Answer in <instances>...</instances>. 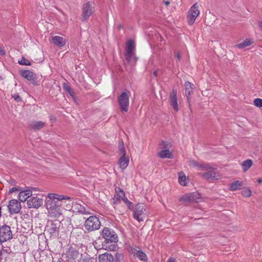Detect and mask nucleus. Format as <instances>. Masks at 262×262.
<instances>
[{
	"label": "nucleus",
	"mask_w": 262,
	"mask_h": 262,
	"mask_svg": "<svg viewBox=\"0 0 262 262\" xmlns=\"http://www.w3.org/2000/svg\"><path fill=\"white\" fill-rule=\"evenodd\" d=\"M164 3L166 6H168L169 5L170 2L169 1H164Z\"/></svg>",
	"instance_id": "49530a36"
},
{
	"label": "nucleus",
	"mask_w": 262,
	"mask_h": 262,
	"mask_svg": "<svg viewBox=\"0 0 262 262\" xmlns=\"http://www.w3.org/2000/svg\"><path fill=\"white\" fill-rule=\"evenodd\" d=\"M8 208L10 214H16L20 211L21 206L18 201L13 199L9 201Z\"/></svg>",
	"instance_id": "ddd939ff"
},
{
	"label": "nucleus",
	"mask_w": 262,
	"mask_h": 262,
	"mask_svg": "<svg viewBox=\"0 0 262 262\" xmlns=\"http://www.w3.org/2000/svg\"><path fill=\"white\" fill-rule=\"evenodd\" d=\"M181 57V56L180 53L179 52L177 53V54H176V57L177 58V59L178 60L180 59Z\"/></svg>",
	"instance_id": "c03bdc74"
},
{
	"label": "nucleus",
	"mask_w": 262,
	"mask_h": 262,
	"mask_svg": "<svg viewBox=\"0 0 262 262\" xmlns=\"http://www.w3.org/2000/svg\"><path fill=\"white\" fill-rule=\"evenodd\" d=\"M258 26H259V28L260 29V30H262V21H260L259 23Z\"/></svg>",
	"instance_id": "a18cd8bd"
},
{
	"label": "nucleus",
	"mask_w": 262,
	"mask_h": 262,
	"mask_svg": "<svg viewBox=\"0 0 262 262\" xmlns=\"http://www.w3.org/2000/svg\"><path fill=\"white\" fill-rule=\"evenodd\" d=\"M161 144L164 148H166L167 145V142L164 141H162Z\"/></svg>",
	"instance_id": "37998d69"
},
{
	"label": "nucleus",
	"mask_w": 262,
	"mask_h": 262,
	"mask_svg": "<svg viewBox=\"0 0 262 262\" xmlns=\"http://www.w3.org/2000/svg\"><path fill=\"white\" fill-rule=\"evenodd\" d=\"M186 202H200L201 201L200 194L198 193H190L183 195L181 199Z\"/></svg>",
	"instance_id": "2eb2a0df"
},
{
	"label": "nucleus",
	"mask_w": 262,
	"mask_h": 262,
	"mask_svg": "<svg viewBox=\"0 0 262 262\" xmlns=\"http://www.w3.org/2000/svg\"><path fill=\"white\" fill-rule=\"evenodd\" d=\"M0 53L2 55H5V51L1 47H0Z\"/></svg>",
	"instance_id": "79ce46f5"
},
{
	"label": "nucleus",
	"mask_w": 262,
	"mask_h": 262,
	"mask_svg": "<svg viewBox=\"0 0 262 262\" xmlns=\"http://www.w3.org/2000/svg\"><path fill=\"white\" fill-rule=\"evenodd\" d=\"M79 255V252L73 247H70L66 253L68 260L75 259Z\"/></svg>",
	"instance_id": "a211bd4d"
},
{
	"label": "nucleus",
	"mask_w": 262,
	"mask_h": 262,
	"mask_svg": "<svg viewBox=\"0 0 262 262\" xmlns=\"http://www.w3.org/2000/svg\"><path fill=\"white\" fill-rule=\"evenodd\" d=\"M1 210H2V207L1 206H0V217H1Z\"/></svg>",
	"instance_id": "3c124183"
},
{
	"label": "nucleus",
	"mask_w": 262,
	"mask_h": 262,
	"mask_svg": "<svg viewBox=\"0 0 262 262\" xmlns=\"http://www.w3.org/2000/svg\"><path fill=\"white\" fill-rule=\"evenodd\" d=\"M205 170L206 171V172L199 173V175L204 179L207 180H217L219 179V177H220L219 174L215 172L210 166L209 169Z\"/></svg>",
	"instance_id": "4468645a"
},
{
	"label": "nucleus",
	"mask_w": 262,
	"mask_h": 262,
	"mask_svg": "<svg viewBox=\"0 0 262 262\" xmlns=\"http://www.w3.org/2000/svg\"><path fill=\"white\" fill-rule=\"evenodd\" d=\"M46 125V122L42 121H32L30 123V127L34 130H39Z\"/></svg>",
	"instance_id": "5701e85b"
},
{
	"label": "nucleus",
	"mask_w": 262,
	"mask_h": 262,
	"mask_svg": "<svg viewBox=\"0 0 262 262\" xmlns=\"http://www.w3.org/2000/svg\"><path fill=\"white\" fill-rule=\"evenodd\" d=\"M242 194L243 196L249 197L251 195V191L249 188H246L242 191Z\"/></svg>",
	"instance_id": "473e14b6"
},
{
	"label": "nucleus",
	"mask_w": 262,
	"mask_h": 262,
	"mask_svg": "<svg viewBox=\"0 0 262 262\" xmlns=\"http://www.w3.org/2000/svg\"><path fill=\"white\" fill-rule=\"evenodd\" d=\"M59 227L60 223L56 221L54 222L49 223L46 230L51 236L56 237L58 235Z\"/></svg>",
	"instance_id": "9b49d317"
},
{
	"label": "nucleus",
	"mask_w": 262,
	"mask_h": 262,
	"mask_svg": "<svg viewBox=\"0 0 262 262\" xmlns=\"http://www.w3.org/2000/svg\"><path fill=\"white\" fill-rule=\"evenodd\" d=\"M254 104L258 107H262V99L256 98L254 100Z\"/></svg>",
	"instance_id": "f704fd0d"
},
{
	"label": "nucleus",
	"mask_w": 262,
	"mask_h": 262,
	"mask_svg": "<svg viewBox=\"0 0 262 262\" xmlns=\"http://www.w3.org/2000/svg\"><path fill=\"white\" fill-rule=\"evenodd\" d=\"M21 75L24 78L27 79L30 83L34 85L40 84V80L37 75L30 70H22L20 71Z\"/></svg>",
	"instance_id": "39448f33"
},
{
	"label": "nucleus",
	"mask_w": 262,
	"mask_h": 262,
	"mask_svg": "<svg viewBox=\"0 0 262 262\" xmlns=\"http://www.w3.org/2000/svg\"><path fill=\"white\" fill-rule=\"evenodd\" d=\"M257 182L258 183H262V179L261 178H259L258 180H257Z\"/></svg>",
	"instance_id": "09e8293b"
},
{
	"label": "nucleus",
	"mask_w": 262,
	"mask_h": 262,
	"mask_svg": "<svg viewBox=\"0 0 262 262\" xmlns=\"http://www.w3.org/2000/svg\"><path fill=\"white\" fill-rule=\"evenodd\" d=\"M118 102L121 111L127 112L129 104V95L123 92L118 98Z\"/></svg>",
	"instance_id": "9d476101"
},
{
	"label": "nucleus",
	"mask_w": 262,
	"mask_h": 262,
	"mask_svg": "<svg viewBox=\"0 0 262 262\" xmlns=\"http://www.w3.org/2000/svg\"><path fill=\"white\" fill-rule=\"evenodd\" d=\"M102 237L104 241L102 243V247L106 249L115 250L116 243L118 242V236L114 231L111 228L105 227L102 231Z\"/></svg>",
	"instance_id": "f03ea898"
},
{
	"label": "nucleus",
	"mask_w": 262,
	"mask_h": 262,
	"mask_svg": "<svg viewBox=\"0 0 262 262\" xmlns=\"http://www.w3.org/2000/svg\"><path fill=\"white\" fill-rule=\"evenodd\" d=\"M27 204L29 208H38L42 205L43 200L37 196H34L29 199Z\"/></svg>",
	"instance_id": "dca6fc26"
},
{
	"label": "nucleus",
	"mask_w": 262,
	"mask_h": 262,
	"mask_svg": "<svg viewBox=\"0 0 262 262\" xmlns=\"http://www.w3.org/2000/svg\"><path fill=\"white\" fill-rule=\"evenodd\" d=\"M36 189H36V188L31 187V189H30V190H31L32 191L33 190H36Z\"/></svg>",
	"instance_id": "8fccbe9b"
},
{
	"label": "nucleus",
	"mask_w": 262,
	"mask_h": 262,
	"mask_svg": "<svg viewBox=\"0 0 262 262\" xmlns=\"http://www.w3.org/2000/svg\"><path fill=\"white\" fill-rule=\"evenodd\" d=\"M113 200V204L114 205H117L119 204L121 202V200L117 199L115 197H114Z\"/></svg>",
	"instance_id": "ea45409f"
},
{
	"label": "nucleus",
	"mask_w": 262,
	"mask_h": 262,
	"mask_svg": "<svg viewBox=\"0 0 262 262\" xmlns=\"http://www.w3.org/2000/svg\"><path fill=\"white\" fill-rule=\"evenodd\" d=\"M158 156L162 159L168 158L171 159L172 158V154L169 149L162 150L158 153Z\"/></svg>",
	"instance_id": "b1692460"
},
{
	"label": "nucleus",
	"mask_w": 262,
	"mask_h": 262,
	"mask_svg": "<svg viewBox=\"0 0 262 262\" xmlns=\"http://www.w3.org/2000/svg\"><path fill=\"white\" fill-rule=\"evenodd\" d=\"M243 183L241 181L237 180L232 182L230 185V189L231 191L239 190L243 186Z\"/></svg>",
	"instance_id": "bb28decb"
},
{
	"label": "nucleus",
	"mask_w": 262,
	"mask_h": 262,
	"mask_svg": "<svg viewBox=\"0 0 262 262\" xmlns=\"http://www.w3.org/2000/svg\"><path fill=\"white\" fill-rule=\"evenodd\" d=\"M193 84L188 81H187L185 83V94L187 96V99H188L189 96L191 94L193 89Z\"/></svg>",
	"instance_id": "a878e982"
},
{
	"label": "nucleus",
	"mask_w": 262,
	"mask_h": 262,
	"mask_svg": "<svg viewBox=\"0 0 262 262\" xmlns=\"http://www.w3.org/2000/svg\"><path fill=\"white\" fill-rule=\"evenodd\" d=\"M84 226L85 229L90 232L98 230L101 226V223L98 217L92 215L85 221Z\"/></svg>",
	"instance_id": "7ed1b4c3"
},
{
	"label": "nucleus",
	"mask_w": 262,
	"mask_h": 262,
	"mask_svg": "<svg viewBox=\"0 0 262 262\" xmlns=\"http://www.w3.org/2000/svg\"><path fill=\"white\" fill-rule=\"evenodd\" d=\"M12 238V233L10 227L3 225L0 228V242H4Z\"/></svg>",
	"instance_id": "6e6552de"
},
{
	"label": "nucleus",
	"mask_w": 262,
	"mask_h": 262,
	"mask_svg": "<svg viewBox=\"0 0 262 262\" xmlns=\"http://www.w3.org/2000/svg\"><path fill=\"white\" fill-rule=\"evenodd\" d=\"M252 164L253 162L250 159H248L243 161L241 164L243 171H247L252 166Z\"/></svg>",
	"instance_id": "cd10ccee"
},
{
	"label": "nucleus",
	"mask_w": 262,
	"mask_h": 262,
	"mask_svg": "<svg viewBox=\"0 0 262 262\" xmlns=\"http://www.w3.org/2000/svg\"><path fill=\"white\" fill-rule=\"evenodd\" d=\"M190 165L198 167L200 170H208L209 169V165L208 164L199 163L196 161L192 160L190 162Z\"/></svg>",
	"instance_id": "4be33fe9"
},
{
	"label": "nucleus",
	"mask_w": 262,
	"mask_h": 262,
	"mask_svg": "<svg viewBox=\"0 0 262 262\" xmlns=\"http://www.w3.org/2000/svg\"><path fill=\"white\" fill-rule=\"evenodd\" d=\"M134 251H133V252L134 253V255H136L140 260L145 261L147 259V257L146 254L143 252L141 250H137L134 249Z\"/></svg>",
	"instance_id": "393cba45"
},
{
	"label": "nucleus",
	"mask_w": 262,
	"mask_h": 262,
	"mask_svg": "<svg viewBox=\"0 0 262 262\" xmlns=\"http://www.w3.org/2000/svg\"><path fill=\"white\" fill-rule=\"evenodd\" d=\"M114 260L113 256L108 253H105L99 255V262H113Z\"/></svg>",
	"instance_id": "412c9836"
},
{
	"label": "nucleus",
	"mask_w": 262,
	"mask_h": 262,
	"mask_svg": "<svg viewBox=\"0 0 262 262\" xmlns=\"http://www.w3.org/2000/svg\"><path fill=\"white\" fill-rule=\"evenodd\" d=\"M94 4L90 2H88L83 4L81 15L82 21H84L88 20L90 16L94 13Z\"/></svg>",
	"instance_id": "0eeeda50"
},
{
	"label": "nucleus",
	"mask_w": 262,
	"mask_h": 262,
	"mask_svg": "<svg viewBox=\"0 0 262 262\" xmlns=\"http://www.w3.org/2000/svg\"><path fill=\"white\" fill-rule=\"evenodd\" d=\"M145 211V205L143 204H138L135 207L134 213V217L139 222L144 221V211Z\"/></svg>",
	"instance_id": "1a4fd4ad"
},
{
	"label": "nucleus",
	"mask_w": 262,
	"mask_h": 262,
	"mask_svg": "<svg viewBox=\"0 0 262 262\" xmlns=\"http://www.w3.org/2000/svg\"><path fill=\"white\" fill-rule=\"evenodd\" d=\"M46 201V206L51 217H58L61 214L60 208L63 202L70 201L72 199L68 196L57 193H48Z\"/></svg>",
	"instance_id": "f257e3e1"
},
{
	"label": "nucleus",
	"mask_w": 262,
	"mask_h": 262,
	"mask_svg": "<svg viewBox=\"0 0 262 262\" xmlns=\"http://www.w3.org/2000/svg\"><path fill=\"white\" fill-rule=\"evenodd\" d=\"M79 212L83 214H90V212L87 210L85 208L83 207L80 206V209H79Z\"/></svg>",
	"instance_id": "4c0bfd02"
},
{
	"label": "nucleus",
	"mask_w": 262,
	"mask_h": 262,
	"mask_svg": "<svg viewBox=\"0 0 262 262\" xmlns=\"http://www.w3.org/2000/svg\"><path fill=\"white\" fill-rule=\"evenodd\" d=\"M118 147L119 149L120 155L121 156L118 164L119 167L124 170L128 166L129 163V158L126 156V150L124 147V143L122 140H120L118 143Z\"/></svg>",
	"instance_id": "20e7f679"
},
{
	"label": "nucleus",
	"mask_w": 262,
	"mask_h": 262,
	"mask_svg": "<svg viewBox=\"0 0 262 262\" xmlns=\"http://www.w3.org/2000/svg\"><path fill=\"white\" fill-rule=\"evenodd\" d=\"M124 203L127 206V207H128V208H130L132 205H133V203L131 202L130 201H129L127 198H125L123 199L122 200Z\"/></svg>",
	"instance_id": "c9c22d12"
},
{
	"label": "nucleus",
	"mask_w": 262,
	"mask_h": 262,
	"mask_svg": "<svg viewBox=\"0 0 262 262\" xmlns=\"http://www.w3.org/2000/svg\"><path fill=\"white\" fill-rule=\"evenodd\" d=\"M200 13L199 6L197 3H195L191 7L188 13L187 18L189 25L193 24Z\"/></svg>",
	"instance_id": "423d86ee"
},
{
	"label": "nucleus",
	"mask_w": 262,
	"mask_h": 262,
	"mask_svg": "<svg viewBox=\"0 0 262 262\" xmlns=\"http://www.w3.org/2000/svg\"><path fill=\"white\" fill-rule=\"evenodd\" d=\"M186 177L185 174L182 172H180L179 174V182L181 185H186Z\"/></svg>",
	"instance_id": "7c9ffc66"
},
{
	"label": "nucleus",
	"mask_w": 262,
	"mask_h": 262,
	"mask_svg": "<svg viewBox=\"0 0 262 262\" xmlns=\"http://www.w3.org/2000/svg\"><path fill=\"white\" fill-rule=\"evenodd\" d=\"M115 191L116 194L115 195L114 197L119 199L121 200H123V199L125 197V193L119 187H117L115 189Z\"/></svg>",
	"instance_id": "c756f323"
},
{
	"label": "nucleus",
	"mask_w": 262,
	"mask_h": 262,
	"mask_svg": "<svg viewBox=\"0 0 262 262\" xmlns=\"http://www.w3.org/2000/svg\"><path fill=\"white\" fill-rule=\"evenodd\" d=\"M12 97L17 102H20L21 101V98L18 93L14 94L12 95Z\"/></svg>",
	"instance_id": "e433bc0d"
},
{
	"label": "nucleus",
	"mask_w": 262,
	"mask_h": 262,
	"mask_svg": "<svg viewBox=\"0 0 262 262\" xmlns=\"http://www.w3.org/2000/svg\"><path fill=\"white\" fill-rule=\"evenodd\" d=\"M153 75L155 77H156L157 76V71H155L153 72Z\"/></svg>",
	"instance_id": "de8ad7c7"
},
{
	"label": "nucleus",
	"mask_w": 262,
	"mask_h": 262,
	"mask_svg": "<svg viewBox=\"0 0 262 262\" xmlns=\"http://www.w3.org/2000/svg\"><path fill=\"white\" fill-rule=\"evenodd\" d=\"M20 189H19V187H12V188H11L9 191V193H12L13 192H15V191H19Z\"/></svg>",
	"instance_id": "58836bf2"
},
{
	"label": "nucleus",
	"mask_w": 262,
	"mask_h": 262,
	"mask_svg": "<svg viewBox=\"0 0 262 262\" xmlns=\"http://www.w3.org/2000/svg\"><path fill=\"white\" fill-rule=\"evenodd\" d=\"M63 88L70 95L73 96V91L67 83H63Z\"/></svg>",
	"instance_id": "2f4dec72"
},
{
	"label": "nucleus",
	"mask_w": 262,
	"mask_h": 262,
	"mask_svg": "<svg viewBox=\"0 0 262 262\" xmlns=\"http://www.w3.org/2000/svg\"><path fill=\"white\" fill-rule=\"evenodd\" d=\"M32 195V191L31 190L27 189L25 190L21 191L18 194L19 200L22 202H25L26 200Z\"/></svg>",
	"instance_id": "6ab92c4d"
},
{
	"label": "nucleus",
	"mask_w": 262,
	"mask_h": 262,
	"mask_svg": "<svg viewBox=\"0 0 262 262\" xmlns=\"http://www.w3.org/2000/svg\"><path fill=\"white\" fill-rule=\"evenodd\" d=\"M167 262H176V260L173 257H170L167 260Z\"/></svg>",
	"instance_id": "a19ab883"
},
{
	"label": "nucleus",
	"mask_w": 262,
	"mask_h": 262,
	"mask_svg": "<svg viewBox=\"0 0 262 262\" xmlns=\"http://www.w3.org/2000/svg\"><path fill=\"white\" fill-rule=\"evenodd\" d=\"M18 63L21 65L30 66L31 62L24 57H22L21 60L18 61Z\"/></svg>",
	"instance_id": "72a5a7b5"
},
{
	"label": "nucleus",
	"mask_w": 262,
	"mask_h": 262,
	"mask_svg": "<svg viewBox=\"0 0 262 262\" xmlns=\"http://www.w3.org/2000/svg\"><path fill=\"white\" fill-rule=\"evenodd\" d=\"M52 39L53 43L59 47L64 46L66 43V39L59 36H54L52 37Z\"/></svg>",
	"instance_id": "aec40b11"
},
{
	"label": "nucleus",
	"mask_w": 262,
	"mask_h": 262,
	"mask_svg": "<svg viewBox=\"0 0 262 262\" xmlns=\"http://www.w3.org/2000/svg\"><path fill=\"white\" fill-rule=\"evenodd\" d=\"M170 105L173 108L176 112L179 111V105L178 103V98L177 92L175 90H172L169 96Z\"/></svg>",
	"instance_id": "f3484780"
},
{
	"label": "nucleus",
	"mask_w": 262,
	"mask_h": 262,
	"mask_svg": "<svg viewBox=\"0 0 262 262\" xmlns=\"http://www.w3.org/2000/svg\"><path fill=\"white\" fill-rule=\"evenodd\" d=\"M135 49V44L134 41L130 39L126 43V48L125 49V56L127 61L129 62L134 54Z\"/></svg>",
	"instance_id": "f8f14e48"
},
{
	"label": "nucleus",
	"mask_w": 262,
	"mask_h": 262,
	"mask_svg": "<svg viewBox=\"0 0 262 262\" xmlns=\"http://www.w3.org/2000/svg\"><path fill=\"white\" fill-rule=\"evenodd\" d=\"M252 41L251 40V39L246 38L242 42L237 45V47L239 49H243L245 47L250 46L251 45H252Z\"/></svg>",
	"instance_id": "c85d7f7f"
}]
</instances>
